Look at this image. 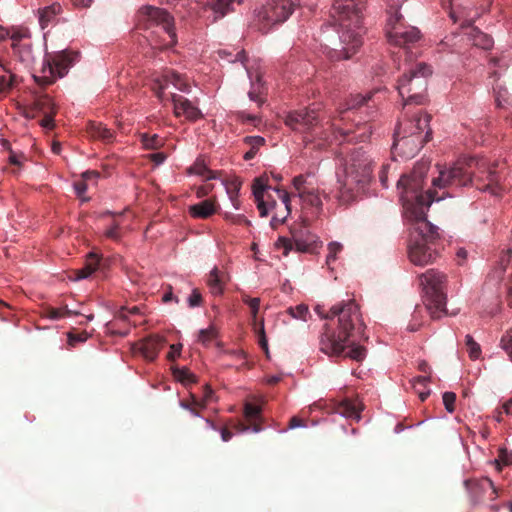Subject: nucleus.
Segmentation results:
<instances>
[{
  "instance_id": "nucleus-31",
  "label": "nucleus",
  "mask_w": 512,
  "mask_h": 512,
  "mask_svg": "<svg viewBox=\"0 0 512 512\" xmlns=\"http://www.w3.org/2000/svg\"><path fill=\"white\" fill-rule=\"evenodd\" d=\"M218 337V330L214 325H210L198 332L197 341L203 346L208 347L211 342Z\"/></svg>"
},
{
  "instance_id": "nucleus-41",
  "label": "nucleus",
  "mask_w": 512,
  "mask_h": 512,
  "mask_svg": "<svg viewBox=\"0 0 512 512\" xmlns=\"http://www.w3.org/2000/svg\"><path fill=\"white\" fill-rule=\"evenodd\" d=\"M312 176V174H306V175H298L293 178V186L295 190L297 191V194H301L304 191H308L311 188L308 187V178Z\"/></svg>"
},
{
  "instance_id": "nucleus-25",
  "label": "nucleus",
  "mask_w": 512,
  "mask_h": 512,
  "mask_svg": "<svg viewBox=\"0 0 512 512\" xmlns=\"http://www.w3.org/2000/svg\"><path fill=\"white\" fill-rule=\"evenodd\" d=\"M336 413L346 419H351L356 422L361 420L360 410L350 401H343L337 408Z\"/></svg>"
},
{
  "instance_id": "nucleus-11",
  "label": "nucleus",
  "mask_w": 512,
  "mask_h": 512,
  "mask_svg": "<svg viewBox=\"0 0 512 512\" xmlns=\"http://www.w3.org/2000/svg\"><path fill=\"white\" fill-rule=\"evenodd\" d=\"M385 31L388 41L397 46L405 47L417 42L421 37L418 28L405 25L400 12L389 15Z\"/></svg>"
},
{
  "instance_id": "nucleus-9",
  "label": "nucleus",
  "mask_w": 512,
  "mask_h": 512,
  "mask_svg": "<svg viewBox=\"0 0 512 512\" xmlns=\"http://www.w3.org/2000/svg\"><path fill=\"white\" fill-rule=\"evenodd\" d=\"M445 275L436 270L429 269L420 276V285L424 292V302L427 310L434 319L447 315L446 295L444 293Z\"/></svg>"
},
{
  "instance_id": "nucleus-46",
  "label": "nucleus",
  "mask_w": 512,
  "mask_h": 512,
  "mask_svg": "<svg viewBox=\"0 0 512 512\" xmlns=\"http://www.w3.org/2000/svg\"><path fill=\"white\" fill-rule=\"evenodd\" d=\"M444 407L448 413L455 411L456 394L454 392H444L442 395Z\"/></svg>"
},
{
  "instance_id": "nucleus-39",
  "label": "nucleus",
  "mask_w": 512,
  "mask_h": 512,
  "mask_svg": "<svg viewBox=\"0 0 512 512\" xmlns=\"http://www.w3.org/2000/svg\"><path fill=\"white\" fill-rule=\"evenodd\" d=\"M141 352L147 360L153 361L158 355L157 343L151 341L144 342L141 347Z\"/></svg>"
},
{
  "instance_id": "nucleus-55",
  "label": "nucleus",
  "mask_w": 512,
  "mask_h": 512,
  "mask_svg": "<svg viewBox=\"0 0 512 512\" xmlns=\"http://www.w3.org/2000/svg\"><path fill=\"white\" fill-rule=\"evenodd\" d=\"M244 142L251 145V149L257 150L265 143V139L261 136H246Z\"/></svg>"
},
{
  "instance_id": "nucleus-42",
  "label": "nucleus",
  "mask_w": 512,
  "mask_h": 512,
  "mask_svg": "<svg viewBox=\"0 0 512 512\" xmlns=\"http://www.w3.org/2000/svg\"><path fill=\"white\" fill-rule=\"evenodd\" d=\"M269 189H271V187L265 184L262 179H255L252 185V191L255 200L265 198V192Z\"/></svg>"
},
{
  "instance_id": "nucleus-15",
  "label": "nucleus",
  "mask_w": 512,
  "mask_h": 512,
  "mask_svg": "<svg viewBox=\"0 0 512 512\" xmlns=\"http://www.w3.org/2000/svg\"><path fill=\"white\" fill-rule=\"evenodd\" d=\"M11 48L17 60L28 69H32L35 63L33 43L28 30H22L20 34L12 36Z\"/></svg>"
},
{
  "instance_id": "nucleus-34",
  "label": "nucleus",
  "mask_w": 512,
  "mask_h": 512,
  "mask_svg": "<svg viewBox=\"0 0 512 512\" xmlns=\"http://www.w3.org/2000/svg\"><path fill=\"white\" fill-rule=\"evenodd\" d=\"M499 347L507 354L509 360L512 362V326L502 334Z\"/></svg>"
},
{
  "instance_id": "nucleus-60",
  "label": "nucleus",
  "mask_w": 512,
  "mask_h": 512,
  "mask_svg": "<svg viewBox=\"0 0 512 512\" xmlns=\"http://www.w3.org/2000/svg\"><path fill=\"white\" fill-rule=\"evenodd\" d=\"M495 465L497 466V469H500V464H509L510 460L508 458V452L506 449H501L499 452L498 459L494 460Z\"/></svg>"
},
{
  "instance_id": "nucleus-14",
  "label": "nucleus",
  "mask_w": 512,
  "mask_h": 512,
  "mask_svg": "<svg viewBox=\"0 0 512 512\" xmlns=\"http://www.w3.org/2000/svg\"><path fill=\"white\" fill-rule=\"evenodd\" d=\"M219 54L221 58L227 57V60L231 63L241 62L244 65L248 78L250 80V90L248 92V97L251 101L260 103L261 99L259 94L261 93V89L263 87L262 75L257 70H254L252 66H248L245 64L247 61L245 50H240L235 55V57L231 59L229 58L231 57V53L225 50L220 51Z\"/></svg>"
},
{
  "instance_id": "nucleus-22",
  "label": "nucleus",
  "mask_w": 512,
  "mask_h": 512,
  "mask_svg": "<svg viewBox=\"0 0 512 512\" xmlns=\"http://www.w3.org/2000/svg\"><path fill=\"white\" fill-rule=\"evenodd\" d=\"M468 40L476 47L488 50L493 47V39L479 30L477 27H469L466 32Z\"/></svg>"
},
{
  "instance_id": "nucleus-45",
  "label": "nucleus",
  "mask_w": 512,
  "mask_h": 512,
  "mask_svg": "<svg viewBox=\"0 0 512 512\" xmlns=\"http://www.w3.org/2000/svg\"><path fill=\"white\" fill-rule=\"evenodd\" d=\"M6 74L0 76V93L11 88L15 75L5 66L1 67Z\"/></svg>"
},
{
  "instance_id": "nucleus-50",
  "label": "nucleus",
  "mask_w": 512,
  "mask_h": 512,
  "mask_svg": "<svg viewBox=\"0 0 512 512\" xmlns=\"http://www.w3.org/2000/svg\"><path fill=\"white\" fill-rule=\"evenodd\" d=\"M258 338H259V345L261 346V348L263 350H265L266 354L268 355V341H267V338H266V334H265V327H264V320L261 319L260 322H259V327H258Z\"/></svg>"
},
{
  "instance_id": "nucleus-51",
  "label": "nucleus",
  "mask_w": 512,
  "mask_h": 512,
  "mask_svg": "<svg viewBox=\"0 0 512 512\" xmlns=\"http://www.w3.org/2000/svg\"><path fill=\"white\" fill-rule=\"evenodd\" d=\"M227 355L231 356L235 360L239 361L237 364H230V367H236L237 369L245 365V354L241 350H231L226 352Z\"/></svg>"
},
{
  "instance_id": "nucleus-16",
  "label": "nucleus",
  "mask_w": 512,
  "mask_h": 512,
  "mask_svg": "<svg viewBox=\"0 0 512 512\" xmlns=\"http://www.w3.org/2000/svg\"><path fill=\"white\" fill-rule=\"evenodd\" d=\"M464 485L470 493L473 504L480 503L484 498L495 500L498 496L493 481L488 477L476 480H465Z\"/></svg>"
},
{
  "instance_id": "nucleus-21",
  "label": "nucleus",
  "mask_w": 512,
  "mask_h": 512,
  "mask_svg": "<svg viewBox=\"0 0 512 512\" xmlns=\"http://www.w3.org/2000/svg\"><path fill=\"white\" fill-rule=\"evenodd\" d=\"M61 11L62 7L59 3H53L49 6L39 8L37 10V16L41 29L44 30L49 25L53 24Z\"/></svg>"
},
{
  "instance_id": "nucleus-3",
  "label": "nucleus",
  "mask_w": 512,
  "mask_h": 512,
  "mask_svg": "<svg viewBox=\"0 0 512 512\" xmlns=\"http://www.w3.org/2000/svg\"><path fill=\"white\" fill-rule=\"evenodd\" d=\"M421 162H427L429 164L428 170L430 168V161L421 160L418 161L414 167H416ZM439 175L432 180V186L434 190H428L425 193L423 192L424 184L421 187V193L427 195L429 193L436 194L437 196H441L444 194H451V197H454L456 193L454 191L467 186L473 180V177H478L480 174L485 176L488 180V184L484 186V188H480L483 191H489L491 194L495 196H499L503 188L499 185V175L498 173L491 168L489 163L483 157H467L458 159L449 167L437 165ZM415 169V168H413ZM414 170L411 171L410 174H404L401 177L412 175ZM428 173V172H426ZM427 176V174H425ZM426 177L423 179V183H425ZM445 197L444 199H446Z\"/></svg>"
},
{
  "instance_id": "nucleus-49",
  "label": "nucleus",
  "mask_w": 512,
  "mask_h": 512,
  "mask_svg": "<svg viewBox=\"0 0 512 512\" xmlns=\"http://www.w3.org/2000/svg\"><path fill=\"white\" fill-rule=\"evenodd\" d=\"M276 245L278 248L284 249V255H288L290 251L295 250V245L292 237H279L276 242Z\"/></svg>"
},
{
  "instance_id": "nucleus-10",
  "label": "nucleus",
  "mask_w": 512,
  "mask_h": 512,
  "mask_svg": "<svg viewBox=\"0 0 512 512\" xmlns=\"http://www.w3.org/2000/svg\"><path fill=\"white\" fill-rule=\"evenodd\" d=\"M299 6L298 0H267L254 10L259 30L268 33L274 25L284 23Z\"/></svg>"
},
{
  "instance_id": "nucleus-7",
  "label": "nucleus",
  "mask_w": 512,
  "mask_h": 512,
  "mask_svg": "<svg viewBox=\"0 0 512 512\" xmlns=\"http://www.w3.org/2000/svg\"><path fill=\"white\" fill-rule=\"evenodd\" d=\"M432 72L430 65L419 62L398 80L397 90L404 106L423 104L428 85L427 79L432 75Z\"/></svg>"
},
{
  "instance_id": "nucleus-64",
  "label": "nucleus",
  "mask_w": 512,
  "mask_h": 512,
  "mask_svg": "<svg viewBox=\"0 0 512 512\" xmlns=\"http://www.w3.org/2000/svg\"><path fill=\"white\" fill-rule=\"evenodd\" d=\"M231 223H233V224H245L247 226L251 225V221L248 220L242 214H236L235 216H231Z\"/></svg>"
},
{
  "instance_id": "nucleus-38",
  "label": "nucleus",
  "mask_w": 512,
  "mask_h": 512,
  "mask_svg": "<svg viewBox=\"0 0 512 512\" xmlns=\"http://www.w3.org/2000/svg\"><path fill=\"white\" fill-rule=\"evenodd\" d=\"M256 202V206H257V209L259 211V215L261 217H266L270 210L274 209L275 206H276V201L274 199H265V198H261V199H258V200H255Z\"/></svg>"
},
{
  "instance_id": "nucleus-20",
  "label": "nucleus",
  "mask_w": 512,
  "mask_h": 512,
  "mask_svg": "<svg viewBox=\"0 0 512 512\" xmlns=\"http://www.w3.org/2000/svg\"><path fill=\"white\" fill-rule=\"evenodd\" d=\"M243 0H208L207 6L213 12V21L223 18L234 10L235 4H241Z\"/></svg>"
},
{
  "instance_id": "nucleus-18",
  "label": "nucleus",
  "mask_w": 512,
  "mask_h": 512,
  "mask_svg": "<svg viewBox=\"0 0 512 512\" xmlns=\"http://www.w3.org/2000/svg\"><path fill=\"white\" fill-rule=\"evenodd\" d=\"M170 100L176 117L183 116L189 121H196L202 118L203 115L200 109L183 95L170 93Z\"/></svg>"
},
{
  "instance_id": "nucleus-29",
  "label": "nucleus",
  "mask_w": 512,
  "mask_h": 512,
  "mask_svg": "<svg viewBox=\"0 0 512 512\" xmlns=\"http://www.w3.org/2000/svg\"><path fill=\"white\" fill-rule=\"evenodd\" d=\"M375 93L376 91H369L365 94H351L345 103L344 110H352L362 106L363 104L371 100Z\"/></svg>"
},
{
  "instance_id": "nucleus-12",
  "label": "nucleus",
  "mask_w": 512,
  "mask_h": 512,
  "mask_svg": "<svg viewBox=\"0 0 512 512\" xmlns=\"http://www.w3.org/2000/svg\"><path fill=\"white\" fill-rule=\"evenodd\" d=\"M140 12L146 17L149 26H156L159 31L167 34L169 41L164 44L166 48H171L177 43L174 18L167 10L147 5L143 6Z\"/></svg>"
},
{
  "instance_id": "nucleus-17",
  "label": "nucleus",
  "mask_w": 512,
  "mask_h": 512,
  "mask_svg": "<svg viewBox=\"0 0 512 512\" xmlns=\"http://www.w3.org/2000/svg\"><path fill=\"white\" fill-rule=\"evenodd\" d=\"M172 85L176 90L189 93L190 85L179 74L168 71L155 80L154 90L160 101L166 100L165 91Z\"/></svg>"
},
{
  "instance_id": "nucleus-56",
  "label": "nucleus",
  "mask_w": 512,
  "mask_h": 512,
  "mask_svg": "<svg viewBox=\"0 0 512 512\" xmlns=\"http://www.w3.org/2000/svg\"><path fill=\"white\" fill-rule=\"evenodd\" d=\"M23 29H6L2 26H0V41H4L6 39H9L12 42V36L14 34H20Z\"/></svg>"
},
{
  "instance_id": "nucleus-47",
  "label": "nucleus",
  "mask_w": 512,
  "mask_h": 512,
  "mask_svg": "<svg viewBox=\"0 0 512 512\" xmlns=\"http://www.w3.org/2000/svg\"><path fill=\"white\" fill-rule=\"evenodd\" d=\"M140 313V309L137 306L126 308L122 306L115 314V317L122 321L128 320V315H136Z\"/></svg>"
},
{
  "instance_id": "nucleus-33",
  "label": "nucleus",
  "mask_w": 512,
  "mask_h": 512,
  "mask_svg": "<svg viewBox=\"0 0 512 512\" xmlns=\"http://www.w3.org/2000/svg\"><path fill=\"white\" fill-rule=\"evenodd\" d=\"M190 173L205 177L206 180L216 179V173L209 170L204 162L197 160L194 165L190 168Z\"/></svg>"
},
{
  "instance_id": "nucleus-63",
  "label": "nucleus",
  "mask_w": 512,
  "mask_h": 512,
  "mask_svg": "<svg viewBox=\"0 0 512 512\" xmlns=\"http://www.w3.org/2000/svg\"><path fill=\"white\" fill-rule=\"evenodd\" d=\"M287 217H288V215L286 213L284 215H278V214L273 215L270 220L271 227L272 228L278 227L279 225L284 223V221L286 220Z\"/></svg>"
},
{
  "instance_id": "nucleus-44",
  "label": "nucleus",
  "mask_w": 512,
  "mask_h": 512,
  "mask_svg": "<svg viewBox=\"0 0 512 512\" xmlns=\"http://www.w3.org/2000/svg\"><path fill=\"white\" fill-rule=\"evenodd\" d=\"M223 186L225 187L226 194L228 195L229 200L232 203V206L236 209H240V201L238 199L239 190L240 188L238 186H235L234 188H229L225 181H222Z\"/></svg>"
},
{
  "instance_id": "nucleus-23",
  "label": "nucleus",
  "mask_w": 512,
  "mask_h": 512,
  "mask_svg": "<svg viewBox=\"0 0 512 512\" xmlns=\"http://www.w3.org/2000/svg\"><path fill=\"white\" fill-rule=\"evenodd\" d=\"M296 196L300 199L304 208L313 209L315 213H319L322 210L321 198L313 189L296 194Z\"/></svg>"
},
{
  "instance_id": "nucleus-36",
  "label": "nucleus",
  "mask_w": 512,
  "mask_h": 512,
  "mask_svg": "<svg viewBox=\"0 0 512 512\" xmlns=\"http://www.w3.org/2000/svg\"><path fill=\"white\" fill-rule=\"evenodd\" d=\"M465 344L467 346L468 355L472 360L480 358L482 350L480 345L473 339L470 334L465 336Z\"/></svg>"
},
{
  "instance_id": "nucleus-40",
  "label": "nucleus",
  "mask_w": 512,
  "mask_h": 512,
  "mask_svg": "<svg viewBox=\"0 0 512 512\" xmlns=\"http://www.w3.org/2000/svg\"><path fill=\"white\" fill-rule=\"evenodd\" d=\"M141 142L146 149H157L162 145V140L157 134L149 135L144 133L141 135Z\"/></svg>"
},
{
  "instance_id": "nucleus-4",
  "label": "nucleus",
  "mask_w": 512,
  "mask_h": 512,
  "mask_svg": "<svg viewBox=\"0 0 512 512\" xmlns=\"http://www.w3.org/2000/svg\"><path fill=\"white\" fill-rule=\"evenodd\" d=\"M367 0H335L332 16L338 24L341 44L332 57L347 60L355 54L363 43L366 32L364 24Z\"/></svg>"
},
{
  "instance_id": "nucleus-61",
  "label": "nucleus",
  "mask_w": 512,
  "mask_h": 512,
  "mask_svg": "<svg viewBox=\"0 0 512 512\" xmlns=\"http://www.w3.org/2000/svg\"><path fill=\"white\" fill-rule=\"evenodd\" d=\"M406 0H387V4H388V7H389V15L392 13H396V12H399V8L402 6V4L405 2Z\"/></svg>"
},
{
  "instance_id": "nucleus-24",
  "label": "nucleus",
  "mask_w": 512,
  "mask_h": 512,
  "mask_svg": "<svg viewBox=\"0 0 512 512\" xmlns=\"http://www.w3.org/2000/svg\"><path fill=\"white\" fill-rule=\"evenodd\" d=\"M189 213L194 218L205 219L215 213L214 205L209 200L201 201L189 207Z\"/></svg>"
},
{
  "instance_id": "nucleus-27",
  "label": "nucleus",
  "mask_w": 512,
  "mask_h": 512,
  "mask_svg": "<svg viewBox=\"0 0 512 512\" xmlns=\"http://www.w3.org/2000/svg\"><path fill=\"white\" fill-rule=\"evenodd\" d=\"M89 133L92 137L100 139L105 143H111L114 140L113 132L102 123H91Z\"/></svg>"
},
{
  "instance_id": "nucleus-8",
  "label": "nucleus",
  "mask_w": 512,
  "mask_h": 512,
  "mask_svg": "<svg viewBox=\"0 0 512 512\" xmlns=\"http://www.w3.org/2000/svg\"><path fill=\"white\" fill-rule=\"evenodd\" d=\"M79 53L75 51L62 50L52 54H45L39 71L32 74L34 81L47 86L54 83L57 79L63 78L69 72V69L79 60Z\"/></svg>"
},
{
  "instance_id": "nucleus-6",
  "label": "nucleus",
  "mask_w": 512,
  "mask_h": 512,
  "mask_svg": "<svg viewBox=\"0 0 512 512\" xmlns=\"http://www.w3.org/2000/svg\"><path fill=\"white\" fill-rule=\"evenodd\" d=\"M430 116L428 114H417L404 127L400 124L394 132L392 155L402 159L413 158L429 141L431 129L429 126Z\"/></svg>"
},
{
  "instance_id": "nucleus-59",
  "label": "nucleus",
  "mask_w": 512,
  "mask_h": 512,
  "mask_svg": "<svg viewBox=\"0 0 512 512\" xmlns=\"http://www.w3.org/2000/svg\"><path fill=\"white\" fill-rule=\"evenodd\" d=\"M390 168L389 164L383 165L379 172V181L383 188H388V170Z\"/></svg>"
},
{
  "instance_id": "nucleus-58",
  "label": "nucleus",
  "mask_w": 512,
  "mask_h": 512,
  "mask_svg": "<svg viewBox=\"0 0 512 512\" xmlns=\"http://www.w3.org/2000/svg\"><path fill=\"white\" fill-rule=\"evenodd\" d=\"M119 228H120L119 223L113 222L112 225L105 231L106 237L113 239V240H119L120 239V235L118 232Z\"/></svg>"
},
{
  "instance_id": "nucleus-35",
  "label": "nucleus",
  "mask_w": 512,
  "mask_h": 512,
  "mask_svg": "<svg viewBox=\"0 0 512 512\" xmlns=\"http://www.w3.org/2000/svg\"><path fill=\"white\" fill-rule=\"evenodd\" d=\"M173 374L178 381L184 384H191L196 382V376L186 367L174 368Z\"/></svg>"
},
{
  "instance_id": "nucleus-26",
  "label": "nucleus",
  "mask_w": 512,
  "mask_h": 512,
  "mask_svg": "<svg viewBox=\"0 0 512 512\" xmlns=\"http://www.w3.org/2000/svg\"><path fill=\"white\" fill-rule=\"evenodd\" d=\"M99 257L97 254L90 252L88 254L87 263L84 268L80 269L75 277V280H84L87 279L90 275H92L98 268L99 265Z\"/></svg>"
},
{
  "instance_id": "nucleus-37",
  "label": "nucleus",
  "mask_w": 512,
  "mask_h": 512,
  "mask_svg": "<svg viewBox=\"0 0 512 512\" xmlns=\"http://www.w3.org/2000/svg\"><path fill=\"white\" fill-rule=\"evenodd\" d=\"M242 301L250 308L253 325L259 327V323H257V314L260 309V298H250L245 295L243 296Z\"/></svg>"
},
{
  "instance_id": "nucleus-62",
  "label": "nucleus",
  "mask_w": 512,
  "mask_h": 512,
  "mask_svg": "<svg viewBox=\"0 0 512 512\" xmlns=\"http://www.w3.org/2000/svg\"><path fill=\"white\" fill-rule=\"evenodd\" d=\"M181 349H182V344H173V345H171L170 346V351L168 353V359L173 361L177 357H179L180 354H181Z\"/></svg>"
},
{
  "instance_id": "nucleus-53",
  "label": "nucleus",
  "mask_w": 512,
  "mask_h": 512,
  "mask_svg": "<svg viewBox=\"0 0 512 512\" xmlns=\"http://www.w3.org/2000/svg\"><path fill=\"white\" fill-rule=\"evenodd\" d=\"M188 306L190 308L199 307L202 302V296L197 289H193L187 298Z\"/></svg>"
},
{
  "instance_id": "nucleus-30",
  "label": "nucleus",
  "mask_w": 512,
  "mask_h": 512,
  "mask_svg": "<svg viewBox=\"0 0 512 512\" xmlns=\"http://www.w3.org/2000/svg\"><path fill=\"white\" fill-rule=\"evenodd\" d=\"M207 284L210 288V292L213 295H221L223 293V282L219 275V270L214 267L207 278Z\"/></svg>"
},
{
  "instance_id": "nucleus-57",
  "label": "nucleus",
  "mask_w": 512,
  "mask_h": 512,
  "mask_svg": "<svg viewBox=\"0 0 512 512\" xmlns=\"http://www.w3.org/2000/svg\"><path fill=\"white\" fill-rule=\"evenodd\" d=\"M35 105L40 110L52 109L53 107L52 100L47 95L39 97L36 100Z\"/></svg>"
},
{
  "instance_id": "nucleus-32",
  "label": "nucleus",
  "mask_w": 512,
  "mask_h": 512,
  "mask_svg": "<svg viewBox=\"0 0 512 512\" xmlns=\"http://www.w3.org/2000/svg\"><path fill=\"white\" fill-rule=\"evenodd\" d=\"M287 314L290 315L293 319L301 320L306 322L308 320L309 308L305 304H299L296 306H290L286 310Z\"/></svg>"
},
{
  "instance_id": "nucleus-5",
  "label": "nucleus",
  "mask_w": 512,
  "mask_h": 512,
  "mask_svg": "<svg viewBox=\"0 0 512 512\" xmlns=\"http://www.w3.org/2000/svg\"><path fill=\"white\" fill-rule=\"evenodd\" d=\"M372 160L361 149L351 153L343 172H337V200L348 204L356 197V191L363 189L371 180Z\"/></svg>"
},
{
  "instance_id": "nucleus-19",
  "label": "nucleus",
  "mask_w": 512,
  "mask_h": 512,
  "mask_svg": "<svg viewBox=\"0 0 512 512\" xmlns=\"http://www.w3.org/2000/svg\"><path fill=\"white\" fill-rule=\"evenodd\" d=\"M295 251L306 253L314 248L317 237L306 228L291 230Z\"/></svg>"
},
{
  "instance_id": "nucleus-13",
  "label": "nucleus",
  "mask_w": 512,
  "mask_h": 512,
  "mask_svg": "<svg viewBox=\"0 0 512 512\" xmlns=\"http://www.w3.org/2000/svg\"><path fill=\"white\" fill-rule=\"evenodd\" d=\"M285 124L295 132L309 134L318 124L316 110L304 108L290 111L285 117Z\"/></svg>"
},
{
  "instance_id": "nucleus-1",
  "label": "nucleus",
  "mask_w": 512,
  "mask_h": 512,
  "mask_svg": "<svg viewBox=\"0 0 512 512\" xmlns=\"http://www.w3.org/2000/svg\"><path fill=\"white\" fill-rule=\"evenodd\" d=\"M427 162L419 163L412 175L400 177L397 181L399 199L407 213L415 220L414 232L408 246L410 261L417 266L432 263L438 256L436 243L440 238L438 227L427 220V212L433 202L444 200L451 194L437 196L421 193L423 179L428 170Z\"/></svg>"
},
{
  "instance_id": "nucleus-54",
  "label": "nucleus",
  "mask_w": 512,
  "mask_h": 512,
  "mask_svg": "<svg viewBox=\"0 0 512 512\" xmlns=\"http://www.w3.org/2000/svg\"><path fill=\"white\" fill-rule=\"evenodd\" d=\"M276 193H278L282 203L284 204L285 206V213L287 215L290 214L291 212V204H290V195L288 192H286L285 190H282V189H279V188H274L273 189Z\"/></svg>"
},
{
  "instance_id": "nucleus-2",
  "label": "nucleus",
  "mask_w": 512,
  "mask_h": 512,
  "mask_svg": "<svg viewBox=\"0 0 512 512\" xmlns=\"http://www.w3.org/2000/svg\"><path fill=\"white\" fill-rule=\"evenodd\" d=\"M315 312L322 319L338 318V327L334 329L325 324L319 336V349L329 357H345L361 362L366 357V349L355 344L354 333L364 337L365 324L361 318L359 306L354 300L343 301L333 305L329 312L324 313L322 306L317 305Z\"/></svg>"
},
{
  "instance_id": "nucleus-52",
  "label": "nucleus",
  "mask_w": 512,
  "mask_h": 512,
  "mask_svg": "<svg viewBox=\"0 0 512 512\" xmlns=\"http://www.w3.org/2000/svg\"><path fill=\"white\" fill-rule=\"evenodd\" d=\"M67 337H68V343L73 346L75 343H83V342L87 341L88 338L90 337V334L88 332H82L79 334L69 332L67 334Z\"/></svg>"
},
{
  "instance_id": "nucleus-43",
  "label": "nucleus",
  "mask_w": 512,
  "mask_h": 512,
  "mask_svg": "<svg viewBox=\"0 0 512 512\" xmlns=\"http://www.w3.org/2000/svg\"><path fill=\"white\" fill-rule=\"evenodd\" d=\"M342 244L340 242H330L328 244V254L326 256V264L330 266L337 258V254L342 250Z\"/></svg>"
},
{
  "instance_id": "nucleus-48",
  "label": "nucleus",
  "mask_w": 512,
  "mask_h": 512,
  "mask_svg": "<svg viewBox=\"0 0 512 512\" xmlns=\"http://www.w3.org/2000/svg\"><path fill=\"white\" fill-rule=\"evenodd\" d=\"M261 414V407L253 405L251 403H246L244 406V416L251 420L257 419Z\"/></svg>"
},
{
  "instance_id": "nucleus-28",
  "label": "nucleus",
  "mask_w": 512,
  "mask_h": 512,
  "mask_svg": "<svg viewBox=\"0 0 512 512\" xmlns=\"http://www.w3.org/2000/svg\"><path fill=\"white\" fill-rule=\"evenodd\" d=\"M428 382H430L429 376H417L411 380L412 387L418 393L421 401H425L431 393V390L427 388Z\"/></svg>"
}]
</instances>
